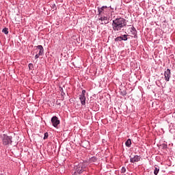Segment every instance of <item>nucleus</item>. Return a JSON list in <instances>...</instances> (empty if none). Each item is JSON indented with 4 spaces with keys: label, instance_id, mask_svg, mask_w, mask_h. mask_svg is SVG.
I'll use <instances>...</instances> for the list:
<instances>
[{
    "label": "nucleus",
    "instance_id": "ddd939ff",
    "mask_svg": "<svg viewBox=\"0 0 175 175\" xmlns=\"http://www.w3.org/2000/svg\"><path fill=\"white\" fill-rule=\"evenodd\" d=\"M125 144L126 147H131V144H132V142L131 141V139H128Z\"/></svg>",
    "mask_w": 175,
    "mask_h": 175
},
{
    "label": "nucleus",
    "instance_id": "f3484780",
    "mask_svg": "<svg viewBox=\"0 0 175 175\" xmlns=\"http://www.w3.org/2000/svg\"><path fill=\"white\" fill-rule=\"evenodd\" d=\"M125 172H126V169L124 167H122V170H121V173H125Z\"/></svg>",
    "mask_w": 175,
    "mask_h": 175
},
{
    "label": "nucleus",
    "instance_id": "2eb2a0df",
    "mask_svg": "<svg viewBox=\"0 0 175 175\" xmlns=\"http://www.w3.org/2000/svg\"><path fill=\"white\" fill-rule=\"evenodd\" d=\"M90 162H96V157H93L92 158H90Z\"/></svg>",
    "mask_w": 175,
    "mask_h": 175
},
{
    "label": "nucleus",
    "instance_id": "1a4fd4ad",
    "mask_svg": "<svg viewBox=\"0 0 175 175\" xmlns=\"http://www.w3.org/2000/svg\"><path fill=\"white\" fill-rule=\"evenodd\" d=\"M79 99L81 100V105H83V106H85V96H81L80 95Z\"/></svg>",
    "mask_w": 175,
    "mask_h": 175
},
{
    "label": "nucleus",
    "instance_id": "6ab92c4d",
    "mask_svg": "<svg viewBox=\"0 0 175 175\" xmlns=\"http://www.w3.org/2000/svg\"><path fill=\"white\" fill-rule=\"evenodd\" d=\"M81 96H85V90H83Z\"/></svg>",
    "mask_w": 175,
    "mask_h": 175
},
{
    "label": "nucleus",
    "instance_id": "f03ea898",
    "mask_svg": "<svg viewBox=\"0 0 175 175\" xmlns=\"http://www.w3.org/2000/svg\"><path fill=\"white\" fill-rule=\"evenodd\" d=\"M75 172L73 175L81 174L83 172H84V164L83 163H80L78 165L75 164Z\"/></svg>",
    "mask_w": 175,
    "mask_h": 175
},
{
    "label": "nucleus",
    "instance_id": "9b49d317",
    "mask_svg": "<svg viewBox=\"0 0 175 175\" xmlns=\"http://www.w3.org/2000/svg\"><path fill=\"white\" fill-rule=\"evenodd\" d=\"M100 20L101 21H105V22H104L105 24H108L109 23V21H107V17H106V16L100 17Z\"/></svg>",
    "mask_w": 175,
    "mask_h": 175
},
{
    "label": "nucleus",
    "instance_id": "f257e3e1",
    "mask_svg": "<svg viewBox=\"0 0 175 175\" xmlns=\"http://www.w3.org/2000/svg\"><path fill=\"white\" fill-rule=\"evenodd\" d=\"M124 27H126V21L124 18H118L113 21L112 27L113 31H120Z\"/></svg>",
    "mask_w": 175,
    "mask_h": 175
},
{
    "label": "nucleus",
    "instance_id": "7ed1b4c3",
    "mask_svg": "<svg viewBox=\"0 0 175 175\" xmlns=\"http://www.w3.org/2000/svg\"><path fill=\"white\" fill-rule=\"evenodd\" d=\"M3 144L4 146H8V144H10L12 143V136H8V135H3Z\"/></svg>",
    "mask_w": 175,
    "mask_h": 175
},
{
    "label": "nucleus",
    "instance_id": "39448f33",
    "mask_svg": "<svg viewBox=\"0 0 175 175\" xmlns=\"http://www.w3.org/2000/svg\"><path fill=\"white\" fill-rule=\"evenodd\" d=\"M164 76H165V81H169L170 80V77L172 76V73L170 72V69L167 68L165 72H164Z\"/></svg>",
    "mask_w": 175,
    "mask_h": 175
},
{
    "label": "nucleus",
    "instance_id": "6e6552de",
    "mask_svg": "<svg viewBox=\"0 0 175 175\" xmlns=\"http://www.w3.org/2000/svg\"><path fill=\"white\" fill-rule=\"evenodd\" d=\"M37 49L40 50L38 53V55H43L44 53V49H43V46L42 45H38L37 46Z\"/></svg>",
    "mask_w": 175,
    "mask_h": 175
},
{
    "label": "nucleus",
    "instance_id": "4468645a",
    "mask_svg": "<svg viewBox=\"0 0 175 175\" xmlns=\"http://www.w3.org/2000/svg\"><path fill=\"white\" fill-rule=\"evenodd\" d=\"M2 32H3L4 33H5V35H8V33H9L8 29V28H4V29L2 30Z\"/></svg>",
    "mask_w": 175,
    "mask_h": 175
},
{
    "label": "nucleus",
    "instance_id": "0eeeda50",
    "mask_svg": "<svg viewBox=\"0 0 175 175\" xmlns=\"http://www.w3.org/2000/svg\"><path fill=\"white\" fill-rule=\"evenodd\" d=\"M121 40H128V35H123L116 38V42H121Z\"/></svg>",
    "mask_w": 175,
    "mask_h": 175
},
{
    "label": "nucleus",
    "instance_id": "a211bd4d",
    "mask_svg": "<svg viewBox=\"0 0 175 175\" xmlns=\"http://www.w3.org/2000/svg\"><path fill=\"white\" fill-rule=\"evenodd\" d=\"M47 137H49V133H44V139H47Z\"/></svg>",
    "mask_w": 175,
    "mask_h": 175
},
{
    "label": "nucleus",
    "instance_id": "dca6fc26",
    "mask_svg": "<svg viewBox=\"0 0 175 175\" xmlns=\"http://www.w3.org/2000/svg\"><path fill=\"white\" fill-rule=\"evenodd\" d=\"M29 69L32 70L33 69V64H29Z\"/></svg>",
    "mask_w": 175,
    "mask_h": 175
},
{
    "label": "nucleus",
    "instance_id": "f8f14e48",
    "mask_svg": "<svg viewBox=\"0 0 175 175\" xmlns=\"http://www.w3.org/2000/svg\"><path fill=\"white\" fill-rule=\"evenodd\" d=\"M107 7L106 6H103L100 8H98V13L99 14H102L103 13V10H105V9H106Z\"/></svg>",
    "mask_w": 175,
    "mask_h": 175
},
{
    "label": "nucleus",
    "instance_id": "423d86ee",
    "mask_svg": "<svg viewBox=\"0 0 175 175\" xmlns=\"http://www.w3.org/2000/svg\"><path fill=\"white\" fill-rule=\"evenodd\" d=\"M140 159H141L140 156L135 155L133 157H131L130 162H131V163H135V162H139Z\"/></svg>",
    "mask_w": 175,
    "mask_h": 175
},
{
    "label": "nucleus",
    "instance_id": "20e7f679",
    "mask_svg": "<svg viewBox=\"0 0 175 175\" xmlns=\"http://www.w3.org/2000/svg\"><path fill=\"white\" fill-rule=\"evenodd\" d=\"M51 122L55 128H57V126L59 125V120H58V118L57 116H53L51 118Z\"/></svg>",
    "mask_w": 175,
    "mask_h": 175
},
{
    "label": "nucleus",
    "instance_id": "9d476101",
    "mask_svg": "<svg viewBox=\"0 0 175 175\" xmlns=\"http://www.w3.org/2000/svg\"><path fill=\"white\" fill-rule=\"evenodd\" d=\"M159 173V167L158 165L154 166V174L157 175Z\"/></svg>",
    "mask_w": 175,
    "mask_h": 175
},
{
    "label": "nucleus",
    "instance_id": "aec40b11",
    "mask_svg": "<svg viewBox=\"0 0 175 175\" xmlns=\"http://www.w3.org/2000/svg\"><path fill=\"white\" fill-rule=\"evenodd\" d=\"M40 56V55H39L38 54H36V55H35V59H38V58H39Z\"/></svg>",
    "mask_w": 175,
    "mask_h": 175
},
{
    "label": "nucleus",
    "instance_id": "412c9836",
    "mask_svg": "<svg viewBox=\"0 0 175 175\" xmlns=\"http://www.w3.org/2000/svg\"><path fill=\"white\" fill-rule=\"evenodd\" d=\"M132 31H135V27H131V31L132 32Z\"/></svg>",
    "mask_w": 175,
    "mask_h": 175
}]
</instances>
